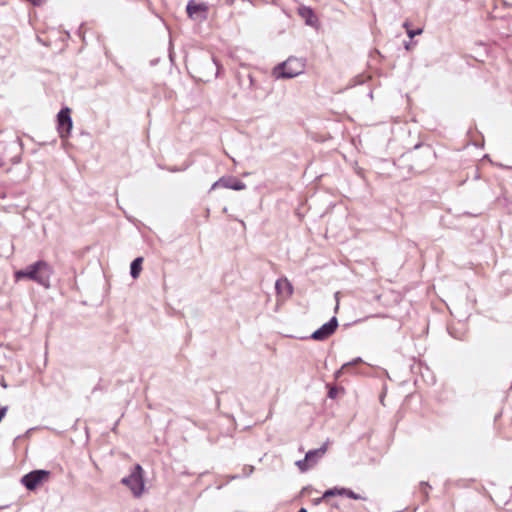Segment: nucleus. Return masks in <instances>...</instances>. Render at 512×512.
Wrapping results in <instances>:
<instances>
[{
    "mask_svg": "<svg viewBox=\"0 0 512 512\" xmlns=\"http://www.w3.org/2000/svg\"><path fill=\"white\" fill-rule=\"evenodd\" d=\"M52 272L51 266L46 261L38 260L23 269L15 271L14 277L16 281L29 279L45 288H49Z\"/></svg>",
    "mask_w": 512,
    "mask_h": 512,
    "instance_id": "nucleus-1",
    "label": "nucleus"
},
{
    "mask_svg": "<svg viewBox=\"0 0 512 512\" xmlns=\"http://www.w3.org/2000/svg\"><path fill=\"white\" fill-rule=\"evenodd\" d=\"M143 468L140 464L133 466L130 474L121 479V484L127 486L135 497H140L144 491Z\"/></svg>",
    "mask_w": 512,
    "mask_h": 512,
    "instance_id": "nucleus-2",
    "label": "nucleus"
},
{
    "mask_svg": "<svg viewBox=\"0 0 512 512\" xmlns=\"http://www.w3.org/2000/svg\"><path fill=\"white\" fill-rule=\"evenodd\" d=\"M188 74L197 82H210L220 74L221 66H184Z\"/></svg>",
    "mask_w": 512,
    "mask_h": 512,
    "instance_id": "nucleus-3",
    "label": "nucleus"
},
{
    "mask_svg": "<svg viewBox=\"0 0 512 512\" xmlns=\"http://www.w3.org/2000/svg\"><path fill=\"white\" fill-rule=\"evenodd\" d=\"M50 472L47 470L39 469L33 470L25 474L21 478V483L30 491L35 490L38 485L48 479Z\"/></svg>",
    "mask_w": 512,
    "mask_h": 512,
    "instance_id": "nucleus-4",
    "label": "nucleus"
},
{
    "mask_svg": "<svg viewBox=\"0 0 512 512\" xmlns=\"http://www.w3.org/2000/svg\"><path fill=\"white\" fill-rule=\"evenodd\" d=\"M71 111L68 107L62 108L57 114V129L61 138L69 136L73 126Z\"/></svg>",
    "mask_w": 512,
    "mask_h": 512,
    "instance_id": "nucleus-5",
    "label": "nucleus"
},
{
    "mask_svg": "<svg viewBox=\"0 0 512 512\" xmlns=\"http://www.w3.org/2000/svg\"><path fill=\"white\" fill-rule=\"evenodd\" d=\"M186 11L191 19L202 22L208 18L209 6L203 2L197 3L195 0H190L187 3Z\"/></svg>",
    "mask_w": 512,
    "mask_h": 512,
    "instance_id": "nucleus-6",
    "label": "nucleus"
},
{
    "mask_svg": "<svg viewBox=\"0 0 512 512\" xmlns=\"http://www.w3.org/2000/svg\"><path fill=\"white\" fill-rule=\"evenodd\" d=\"M338 327V320L335 316H333L328 322L323 324L320 328L315 330L310 338L316 341H323L329 338Z\"/></svg>",
    "mask_w": 512,
    "mask_h": 512,
    "instance_id": "nucleus-7",
    "label": "nucleus"
},
{
    "mask_svg": "<svg viewBox=\"0 0 512 512\" xmlns=\"http://www.w3.org/2000/svg\"><path fill=\"white\" fill-rule=\"evenodd\" d=\"M303 72L302 69H294L293 66H273L271 74L275 79H291Z\"/></svg>",
    "mask_w": 512,
    "mask_h": 512,
    "instance_id": "nucleus-8",
    "label": "nucleus"
},
{
    "mask_svg": "<svg viewBox=\"0 0 512 512\" xmlns=\"http://www.w3.org/2000/svg\"><path fill=\"white\" fill-rule=\"evenodd\" d=\"M216 187H223L235 191H240L245 189L246 185L244 182L235 177H222L212 185V189H215Z\"/></svg>",
    "mask_w": 512,
    "mask_h": 512,
    "instance_id": "nucleus-9",
    "label": "nucleus"
},
{
    "mask_svg": "<svg viewBox=\"0 0 512 512\" xmlns=\"http://www.w3.org/2000/svg\"><path fill=\"white\" fill-rule=\"evenodd\" d=\"M298 14L303 18L307 25L315 26L318 19L314 13V11L308 6H300L298 8Z\"/></svg>",
    "mask_w": 512,
    "mask_h": 512,
    "instance_id": "nucleus-10",
    "label": "nucleus"
},
{
    "mask_svg": "<svg viewBox=\"0 0 512 512\" xmlns=\"http://www.w3.org/2000/svg\"><path fill=\"white\" fill-rule=\"evenodd\" d=\"M326 451H327V443H325L318 449L309 450L306 453L305 457L307 458V460H309L312 463V465H315L317 463V461L324 456Z\"/></svg>",
    "mask_w": 512,
    "mask_h": 512,
    "instance_id": "nucleus-11",
    "label": "nucleus"
},
{
    "mask_svg": "<svg viewBox=\"0 0 512 512\" xmlns=\"http://www.w3.org/2000/svg\"><path fill=\"white\" fill-rule=\"evenodd\" d=\"M142 263H143V258L142 257H137L135 258L131 264H130V275L133 279H136L139 277L140 275V272L142 270Z\"/></svg>",
    "mask_w": 512,
    "mask_h": 512,
    "instance_id": "nucleus-12",
    "label": "nucleus"
},
{
    "mask_svg": "<svg viewBox=\"0 0 512 512\" xmlns=\"http://www.w3.org/2000/svg\"><path fill=\"white\" fill-rule=\"evenodd\" d=\"M360 363H362V358L357 357V358L353 359L352 361L343 364L342 367L335 372V374H334L335 378L336 379L340 378V376L343 374L344 371H346L349 368L356 366Z\"/></svg>",
    "mask_w": 512,
    "mask_h": 512,
    "instance_id": "nucleus-13",
    "label": "nucleus"
},
{
    "mask_svg": "<svg viewBox=\"0 0 512 512\" xmlns=\"http://www.w3.org/2000/svg\"><path fill=\"white\" fill-rule=\"evenodd\" d=\"M336 495H339V496H343L344 495V492H342V488L334 487V488H331V489H327L323 493V498H329V497H333V496H336Z\"/></svg>",
    "mask_w": 512,
    "mask_h": 512,
    "instance_id": "nucleus-14",
    "label": "nucleus"
},
{
    "mask_svg": "<svg viewBox=\"0 0 512 512\" xmlns=\"http://www.w3.org/2000/svg\"><path fill=\"white\" fill-rule=\"evenodd\" d=\"M296 465L302 472L307 471L308 469H310L313 466L312 463L309 460H307L306 457L303 460L297 461Z\"/></svg>",
    "mask_w": 512,
    "mask_h": 512,
    "instance_id": "nucleus-15",
    "label": "nucleus"
},
{
    "mask_svg": "<svg viewBox=\"0 0 512 512\" xmlns=\"http://www.w3.org/2000/svg\"><path fill=\"white\" fill-rule=\"evenodd\" d=\"M342 492H344L343 496H347L348 498H351V499H354V500H363V499H365L361 495L356 494L354 491H352L351 489H348V488L342 487Z\"/></svg>",
    "mask_w": 512,
    "mask_h": 512,
    "instance_id": "nucleus-16",
    "label": "nucleus"
},
{
    "mask_svg": "<svg viewBox=\"0 0 512 512\" xmlns=\"http://www.w3.org/2000/svg\"><path fill=\"white\" fill-rule=\"evenodd\" d=\"M369 78V76H365L363 74L361 75H358L356 76L354 79H353V83L351 84V86H355V85H360V84H363L366 82V80Z\"/></svg>",
    "mask_w": 512,
    "mask_h": 512,
    "instance_id": "nucleus-17",
    "label": "nucleus"
},
{
    "mask_svg": "<svg viewBox=\"0 0 512 512\" xmlns=\"http://www.w3.org/2000/svg\"><path fill=\"white\" fill-rule=\"evenodd\" d=\"M430 488L431 486L427 482L420 483V491L424 494L425 499L428 498V489Z\"/></svg>",
    "mask_w": 512,
    "mask_h": 512,
    "instance_id": "nucleus-18",
    "label": "nucleus"
},
{
    "mask_svg": "<svg viewBox=\"0 0 512 512\" xmlns=\"http://www.w3.org/2000/svg\"><path fill=\"white\" fill-rule=\"evenodd\" d=\"M338 391H339L338 388L335 386L329 387L328 397L331 399H335L338 395Z\"/></svg>",
    "mask_w": 512,
    "mask_h": 512,
    "instance_id": "nucleus-19",
    "label": "nucleus"
},
{
    "mask_svg": "<svg viewBox=\"0 0 512 512\" xmlns=\"http://www.w3.org/2000/svg\"><path fill=\"white\" fill-rule=\"evenodd\" d=\"M422 33V29H417V30H410V29H407V34L410 38H413L415 35H419Z\"/></svg>",
    "mask_w": 512,
    "mask_h": 512,
    "instance_id": "nucleus-20",
    "label": "nucleus"
},
{
    "mask_svg": "<svg viewBox=\"0 0 512 512\" xmlns=\"http://www.w3.org/2000/svg\"><path fill=\"white\" fill-rule=\"evenodd\" d=\"M7 410H8V407H7V406H2V407H0V422L2 421V419L4 418V416L6 415Z\"/></svg>",
    "mask_w": 512,
    "mask_h": 512,
    "instance_id": "nucleus-21",
    "label": "nucleus"
},
{
    "mask_svg": "<svg viewBox=\"0 0 512 512\" xmlns=\"http://www.w3.org/2000/svg\"><path fill=\"white\" fill-rule=\"evenodd\" d=\"M324 499H325V498H323V496H322V497H320V498H317V499H315V500H314V504H315V505H319V504H320Z\"/></svg>",
    "mask_w": 512,
    "mask_h": 512,
    "instance_id": "nucleus-22",
    "label": "nucleus"
},
{
    "mask_svg": "<svg viewBox=\"0 0 512 512\" xmlns=\"http://www.w3.org/2000/svg\"><path fill=\"white\" fill-rule=\"evenodd\" d=\"M1 386H2L3 388H7V384H6V382L4 381V379H2V381H1Z\"/></svg>",
    "mask_w": 512,
    "mask_h": 512,
    "instance_id": "nucleus-23",
    "label": "nucleus"
},
{
    "mask_svg": "<svg viewBox=\"0 0 512 512\" xmlns=\"http://www.w3.org/2000/svg\"><path fill=\"white\" fill-rule=\"evenodd\" d=\"M291 60V58H288L286 61L281 62L280 64L286 65Z\"/></svg>",
    "mask_w": 512,
    "mask_h": 512,
    "instance_id": "nucleus-24",
    "label": "nucleus"
},
{
    "mask_svg": "<svg viewBox=\"0 0 512 512\" xmlns=\"http://www.w3.org/2000/svg\"><path fill=\"white\" fill-rule=\"evenodd\" d=\"M275 287H276V289H279V287H280V281L279 280L276 281Z\"/></svg>",
    "mask_w": 512,
    "mask_h": 512,
    "instance_id": "nucleus-25",
    "label": "nucleus"
},
{
    "mask_svg": "<svg viewBox=\"0 0 512 512\" xmlns=\"http://www.w3.org/2000/svg\"><path fill=\"white\" fill-rule=\"evenodd\" d=\"M297 512H307L305 508H300Z\"/></svg>",
    "mask_w": 512,
    "mask_h": 512,
    "instance_id": "nucleus-26",
    "label": "nucleus"
}]
</instances>
